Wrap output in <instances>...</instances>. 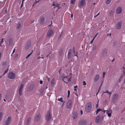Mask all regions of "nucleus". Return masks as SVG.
Wrapping results in <instances>:
<instances>
[{"mask_svg":"<svg viewBox=\"0 0 125 125\" xmlns=\"http://www.w3.org/2000/svg\"><path fill=\"white\" fill-rule=\"evenodd\" d=\"M100 87H99V88L98 90V92L100 91Z\"/></svg>","mask_w":125,"mask_h":125,"instance_id":"864d4df0","label":"nucleus"},{"mask_svg":"<svg viewBox=\"0 0 125 125\" xmlns=\"http://www.w3.org/2000/svg\"><path fill=\"white\" fill-rule=\"evenodd\" d=\"M51 116L50 112H47L45 115V119L47 121H49L51 119Z\"/></svg>","mask_w":125,"mask_h":125,"instance_id":"7ed1b4c3","label":"nucleus"},{"mask_svg":"<svg viewBox=\"0 0 125 125\" xmlns=\"http://www.w3.org/2000/svg\"><path fill=\"white\" fill-rule=\"evenodd\" d=\"M83 85H86V84L85 81H83Z\"/></svg>","mask_w":125,"mask_h":125,"instance_id":"f704fd0d","label":"nucleus"},{"mask_svg":"<svg viewBox=\"0 0 125 125\" xmlns=\"http://www.w3.org/2000/svg\"><path fill=\"white\" fill-rule=\"evenodd\" d=\"M55 80L54 78H53L51 82V86H53L55 83Z\"/></svg>","mask_w":125,"mask_h":125,"instance_id":"6ab92c4d","label":"nucleus"},{"mask_svg":"<svg viewBox=\"0 0 125 125\" xmlns=\"http://www.w3.org/2000/svg\"><path fill=\"white\" fill-rule=\"evenodd\" d=\"M55 3H54V4H53L52 6L55 7Z\"/></svg>","mask_w":125,"mask_h":125,"instance_id":"4d7b16f0","label":"nucleus"},{"mask_svg":"<svg viewBox=\"0 0 125 125\" xmlns=\"http://www.w3.org/2000/svg\"><path fill=\"white\" fill-rule=\"evenodd\" d=\"M3 113L2 112L0 113V121L1 120V118L3 116Z\"/></svg>","mask_w":125,"mask_h":125,"instance_id":"5701e85b","label":"nucleus"},{"mask_svg":"<svg viewBox=\"0 0 125 125\" xmlns=\"http://www.w3.org/2000/svg\"><path fill=\"white\" fill-rule=\"evenodd\" d=\"M124 83L125 84V79H124Z\"/></svg>","mask_w":125,"mask_h":125,"instance_id":"69168bd1","label":"nucleus"},{"mask_svg":"<svg viewBox=\"0 0 125 125\" xmlns=\"http://www.w3.org/2000/svg\"><path fill=\"white\" fill-rule=\"evenodd\" d=\"M22 24L20 22H19L16 25V29H19L21 27Z\"/></svg>","mask_w":125,"mask_h":125,"instance_id":"f3484780","label":"nucleus"},{"mask_svg":"<svg viewBox=\"0 0 125 125\" xmlns=\"http://www.w3.org/2000/svg\"><path fill=\"white\" fill-rule=\"evenodd\" d=\"M114 12V10H112L110 11L109 14L110 15H111L113 14Z\"/></svg>","mask_w":125,"mask_h":125,"instance_id":"cd10ccee","label":"nucleus"},{"mask_svg":"<svg viewBox=\"0 0 125 125\" xmlns=\"http://www.w3.org/2000/svg\"><path fill=\"white\" fill-rule=\"evenodd\" d=\"M86 121L84 120H81L80 121L79 123V124L80 125H84L86 124Z\"/></svg>","mask_w":125,"mask_h":125,"instance_id":"9d476101","label":"nucleus"},{"mask_svg":"<svg viewBox=\"0 0 125 125\" xmlns=\"http://www.w3.org/2000/svg\"><path fill=\"white\" fill-rule=\"evenodd\" d=\"M92 107V105L90 102L87 103L85 106V111L87 113L90 112L91 110Z\"/></svg>","mask_w":125,"mask_h":125,"instance_id":"f257e3e1","label":"nucleus"},{"mask_svg":"<svg viewBox=\"0 0 125 125\" xmlns=\"http://www.w3.org/2000/svg\"><path fill=\"white\" fill-rule=\"evenodd\" d=\"M96 46L95 45L94 47H93V48H94V49H95L96 47Z\"/></svg>","mask_w":125,"mask_h":125,"instance_id":"6e6d98bb","label":"nucleus"},{"mask_svg":"<svg viewBox=\"0 0 125 125\" xmlns=\"http://www.w3.org/2000/svg\"><path fill=\"white\" fill-rule=\"evenodd\" d=\"M53 31L52 29H50L48 31L47 35V37H50L52 34L53 32Z\"/></svg>","mask_w":125,"mask_h":125,"instance_id":"6e6552de","label":"nucleus"},{"mask_svg":"<svg viewBox=\"0 0 125 125\" xmlns=\"http://www.w3.org/2000/svg\"><path fill=\"white\" fill-rule=\"evenodd\" d=\"M3 100L5 102L6 101V100L5 99H3Z\"/></svg>","mask_w":125,"mask_h":125,"instance_id":"e2e57ef3","label":"nucleus"},{"mask_svg":"<svg viewBox=\"0 0 125 125\" xmlns=\"http://www.w3.org/2000/svg\"><path fill=\"white\" fill-rule=\"evenodd\" d=\"M85 4V1L84 0H82L80 2V5L82 6H83Z\"/></svg>","mask_w":125,"mask_h":125,"instance_id":"2eb2a0df","label":"nucleus"},{"mask_svg":"<svg viewBox=\"0 0 125 125\" xmlns=\"http://www.w3.org/2000/svg\"><path fill=\"white\" fill-rule=\"evenodd\" d=\"M15 49H14L13 50V52H12V55H11V56H12V54H13V53L15 52Z\"/></svg>","mask_w":125,"mask_h":125,"instance_id":"79ce46f5","label":"nucleus"},{"mask_svg":"<svg viewBox=\"0 0 125 125\" xmlns=\"http://www.w3.org/2000/svg\"><path fill=\"white\" fill-rule=\"evenodd\" d=\"M8 70L7 69L4 72V73L5 74L7 73L8 72Z\"/></svg>","mask_w":125,"mask_h":125,"instance_id":"c03bdc74","label":"nucleus"},{"mask_svg":"<svg viewBox=\"0 0 125 125\" xmlns=\"http://www.w3.org/2000/svg\"><path fill=\"white\" fill-rule=\"evenodd\" d=\"M58 9H59L61 8L60 6L59 5H58V6L57 7Z\"/></svg>","mask_w":125,"mask_h":125,"instance_id":"8fccbe9b","label":"nucleus"},{"mask_svg":"<svg viewBox=\"0 0 125 125\" xmlns=\"http://www.w3.org/2000/svg\"><path fill=\"white\" fill-rule=\"evenodd\" d=\"M112 0H107L106 2V3L107 4H109L111 2Z\"/></svg>","mask_w":125,"mask_h":125,"instance_id":"bb28decb","label":"nucleus"},{"mask_svg":"<svg viewBox=\"0 0 125 125\" xmlns=\"http://www.w3.org/2000/svg\"><path fill=\"white\" fill-rule=\"evenodd\" d=\"M35 4V3H34L33 4V6L34 5V4Z\"/></svg>","mask_w":125,"mask_h":125,"instance_id":"338daca9","label":"nucleus"},{"mask_svg":"<svg viewBox=\"0 0 125 125\" xmlns=\"http://www.w3.org/2000/svg\"><path fill=\"white\" fill-rule=\"evenodd\" d=\"M74 90L75 91V92H76L77 91V90L75 88H74Z\"/></svg>","mask_w":125,"mask_h":125,"instance_id":"13d9d810","label":"nucleus"},{"mask_svg":"<svg viewBox=\"0 0 125 125\" xmlns=\"http://www.w3.org/2000/svg\"><path fill=\"white\" fill-rule=\"evenodd\" d=\"M2 56V54L0 52V60L1 59Z\"/></svg>","mask_w":125,"mask_h":125,"instance_id":"4c0bfd02","label":"nucleus"},{"mask_svg":"<svg viewBox=\"0 0 125 125\" xmlns=\"http://www.w3.org/2000/svg\"><path fill=\"white\" fill-rule=\"evenodd\" d=\"M94 39L93 38V39L91 41V42H90V43L91 44H92V43H93V41H94Z\"/></svg>","mask_w":125,"mask_h":125,"instance_id":"ea45409f","label":"nucleus"},{"mask_svg":"<svg viewBox=\"0 0 125 125\" xmlns=\"http://www.w3.org/2000/svg\"><path fill=\"white\" fill-rule=\"evenodd\" d=\"M44 20V19L43 17H41L40 19V22L42 23L43 22Z\"/></svg>","mask_w":125,"mask_h":125,"instance_id":"4be33fe9","label":"nucleus"},{"mask_svg":"<svg viewBox=\"0 0 125 125\" xmlns=\"http://www.w3.org/2000/svg\"><path fill=\"white\" fill-rule=\"evenodd\" d=\"M58 5H59V4H58L56 3L55 4V7H57Z\"/></svg>","mask_w":125,"mask_h":125,"instance_id":"58836bf2","label":"nucleus"},{"mask_svg":"<svg viewBox=\"0 0 125 125\" xmlns=\"http://www.w3.org/2000/svg\"><path fill=\"white\" fill-rule=\"evenodd\" d=\"M118 96V94H115L113 96V100H115L117 98V97Z\"/></svg>","mask_w":125,"mask_h":125,"instance_id":"412c9836","label":"nucleus"},{"mask_svg":"<svg viewBox=\"0 0 125 125\" xmlns=\"http://www.w3.org/2000/svg\"><path fill=\"white\" fill-rule=\"evenodd\" d=\"M49 55H47L46 57L47 58H48L49 57Z\"/></svg>","mask_w":125,"mask_h":125,"instance_id":"3c124183","label":"nucleus"},{"mask_svg":"<svg viewBox=\"0 0 125 125\" xmlns=\"http://www.w3.org/2000/svg\"><path fill=\"white\" fill-rule=\"evenodd\" d=\"M31 117H29L27 119V125H29L30 123L31 122Z\"/></svg>","mask_w":125,"mask_h":125,"instance_id":"dca6fc26","label":"nucleus"},{"mask_svg":"<svg viewBox=\"0 0 125 125\" xmlns=\"http://www.w3.org/2000/svg\"><path fill=\"white\" fill-rule=\"evenodd\" d=\"M3 42H4L3 39H2L1 42H0V44H2Z\"/></svg>","mask_w":125,"mask_h":125,"instance_id":"a19ab883","label":"nucleus"},{"mask_svg":"<svg viewBox=\"0 0 125 125\" xmlns=\"http://www.w3.org/2000/svg\"><path fill=\"white\" fill-rule=\"evenodd\" d=\"M103 78H104V75L106 74V73L105 72H104L103 73Z\"/></svg>","mask_w":125,"mask_h":125,"instance_id":"e433bc0d","label":"nucleus"},{"mask_svg":"<svg viewBox=\"0 0 125 125\" xmlns=\"http://www.w3.org/2000/svg\"><path fill=\"white\" fill-rule=\"evenodd\" d=\"M40 1V0H38L37 1L36 0V2L34 3L36 4L38 3Z\"/></svg>","mask_w":125,"mask_h":125,"instance_id":"37998d69","label":"nucleus"},{"mask_svg":"<svg viewBox=\"0 0 125 125\" xmlns=\"http://www.w3.org/2000/svg\"><path fill=\"white\" fill-rule=\"evenodd\" d=\"M70 94V91L69 90H68V98L69 97Z\"/></svg>","mask_w":125,"mask_h":125,"instance_id":"2f4dec72","label":"nucleus"},{"mask_svg":"<svg viewBox=\"0 0 125 125\" xmlns=\"http://www.w3.org/2000/svg\"><path fill=\"white\" fill-rule=\"evenodd\" d=\"M122 22L121 21L119 22L116 25V29H121L122 25Z\"/></svg>","mask_w":125,"mask_h":125,"instance_id":"9b49d317","label":"nucleus"},{"mask_svg":"<svg viewBox=\"0 0 125 125\" xmlns=\"http://www.w3.org/2000/svg\"><path fill=\"white\" fill-rule=\"evenodd\" d=\"M40 59V57H39L38 58V59Z\"/></svg>","mask_w":125,"mask_h":125,"instance_id":"0e129e2a","label":"nucleus"},{"mask_svg":"<svg viewBox=\"0 0 125 125\" xmlns=\"http://www.w3.org/2000/svg\"><path fill=\"white\" fill-rule=\"evenodd\" d=\"M101 109H100V108L98 109H97V110H96V114H97L99 113V111H101Z\"/></svg>","mask_w":125,"mask_h":125,"instance_id":"c756f323","label":"nucleus"},{"mask_svg":"<svg viewBox=\"0 0 125 125\" xmlns=\"http://www.w3.org/2000/svg\"><path fill=\"white\" fill-rule=\"evenodd\" d=\"M99 78V74H96L94 78V82H96L98 81Z\"/></svg>","mask_w":125,"mask_h":125,"instance_id":"4468645a","label":"nucleus"},{"mask_svg":"<svg viewBox=\"0 0 125 125\" xmlns=\"http://www.w3.org/2000/svg\"><path fill=\"white\" fill-rule=\"evenodd\" d=\"M98 34V33H97L95 35V36L94 37V39L96 37V36H97V34Z\"/></svg>","mask_w":125,"mask_h":125,"instance_id":"49530a36","label":"nucleus"},{"mask_svg":"<svg viewBox=\"0 0 125 125\" xmlns=\"http://www.w3.org/2000/svg\"><path fill=\"white\" fill-rule=\"evenodd\" d=\"M73 53H74V55L75 56H76L78 58V56L77 55V53H75V49L74 47L73 48Z\"/></svg>","mask_w":125,"mask_h":125,"instance_id":"b1692460","label":"nucleus"},{"mask_svg":"<svg viewBox=\"0 0 125 125\" xmlns=\"http://www.w3.org/2000/svg\"><path fill=\"white\" fill-rule=\"evenodd\" d=\"M100 14V13H98L96 15L94 16V18H95L97 16H98Z\"/></svg>","mask_w":125,"mask_h":125,"instance_id":"c9c22d12","label":"nucleus"},{"mask_svg":"<svg viewBox=\"0 0 125 125\" xmlns=\"http://www.w3.org/2000/svg\"><path fill=\"white\" fill-rule=\"evenodd\" d=\"M23 6V4H21V8H22Z\"/></svg>","mask_w":125,"mask_h":125,"instance_id":"603ef678","label":"nucleus"},{"mask_svg":"<svg viewBox=\"0 0 125 125\" xmlns=\"http://www.w3.org/2000/svg\"><path fill=\"white\" fill-rule=\"evenodd\" d=\"M72 104V101L71 100H69L67 104V108L68 109H70L71 107Z\"/></svg>","mask_w":125,"mask_h":125,"instance_id":"0eeeda50","label":"nucleus"},{"mask_svg":"<svg viewBox=\"0 0 125 125\" xmlns=\"http://www.w3.org/2000/svg\"><path fill=\"white\" fill-rule=\"evenodd\" d=\"M31 53L32 52H31L30 54H28L27 56L26 57V58L27 59L28 58V57L31 55Z\"/></svg>","mask_w":125,"mask_h":125,"instance_id":"72a5a7b5","label":"nucleus"},{"mask_svg":"<svg viewBox=\"0 0 125 125\" xmlns=\"http://www.w3.org/2000/svg\"><path fill=\"white\" fill-rule=\"evenodd\" d=\"M76 0H71L70 1L71 4H73L75 1Z\"/></svg>","mask_w":125,"mask_h":125,"instance_id":"c85d7f7f","label":"nucleus"},{"mask_svg":"<svg viewBox=\"0 0 125 125\" xmlns=\"http://www.w3.org/2000/svg\"><path fill=\"white\" fill-rule=\"evenodd\" d=\"M20 86L19 89V93L20 95H21L22 94V91L23 88L24 87V85L23 84H21L20 85Z\"/></svg>","mask_w":125,"mask_h":125,"instance_id":"423d86ee","label":"nucleus"},{"mask_svg":"<svg viewBox=\"0 0 125 125\" xmlns=\"http://www.w3.org/2000/svg\"><path fill=\"white\" fill-rule=\"evenodd\" d=\"M48 82H49L50 81V78H48Z\"/></svg>","mask_w":125,"mask_h":125,"instance_id":"bf43d9fd","label":"nucleus"},{"mask_svg":"<svg viewBox=\"0 0 125 125\" xmlns=\"http://www.w3.org/2000/svg\"><path fill=\"white\" fill-rule=\"evenodd\" d=\"M115 60V59H113L112 61V62H113Z\"/></svg>","mask_w":125,"mask_h":125,"instance_id":"052dcab7","label":"nucleus"},{"mask_svg":"<svg viewBox=\"0 0 125 125\" xmlns=\"http://www.w3.org/2000/svg\"><path fill=\"white\" fill-rule=\"evenodd\" d=\"M40 84H42L43 83V81H40Z\"/></svg>","mask_w":125,"mask_h":125,"instance_id":"a18cd8bd","label":"nucleus"},{"mask_svg":"<svg viewBox=\"0 0 125 125\" xmlns=\"http://www.w3.org/2000/svg\"><path fill=\"white\" fill-rule=\"evenodd\" d=\"M73 17V15L72 14H71V18H72Z\"/></svg>","mask_w":125,"mask_h":125,"instance_id":"5fc2aeb1","label":"nucleus"},{"mask_svg":"<svg viewBox=\"0 0 125 125\" xmlns=\"http://www.w3.org/2000/svg\"><path fill=\"white\" fill-rule=\"evenodd\" d=\"M106 49L104 50L103 51V54H105L106 53Z\"/></svg>","mask_w":125,"mask_h":125,"instance_id":"473e14b6","label":"nucleus"},{"mask_svg":"<svg viewBox=\"0 0 125 125\" xmlns=\"http://www.w3.org/2000/svg\"><path fill=\"white\" fill-rule=\"evenodd\" d=\"M81 114V115H82L83 113V112L82 110H81L80 111Z\"/></svg>","mask_w":125,"mask_h":125,"instance_id":"de8ad7c7","label":"nucleus"},{"mask_svg":"<svg viewBox=\"0 0 125 125\" xmlns=\"http://www.w3.org/2000/svg\"><path fill=\"white\" fill-rule=\"evenodd\" d=\"M8 77L10 79H14L15 77V75L14 73L11 72L9 73Z\"/></svg>","mask_w":125,"mask_h":125,"instance_id":"f03ea898","label":"nucleus"},{"mask_svg":"<svg viewBox=\"0 0 125 125\" xmlns=\"http://www.w3.org/2000/svg\"><path fill=\"white\" fill-rule=\"evenodd\" d=\"M77 117V114L76 113H73V114L72 117L74 119H76Z\"/></svg>","mask_w":125,"mask_h":125,"instance_id":"a211bd4d","label":"nucleus"},{"mask_svg":"<svg viewBox=\"0 0 125 125\" xmlns=\"http://www.w3.org/2000/svg\"><path fill=\"white\" fill-rule=\"evenodd\" d=\"M101 118V116H97L95 119L96 122L97 123H99L100 121Z\"/></svg>","mask_w":125,"mask_h":125,"instance_id":"f8f14e48","label":"nucleus"},{"mask_svg":"<svg viewBox=\"0 0 125 125\" xmlns=\"http://www.w3.org/2000/svg\"><path fill=\"white\" fill-rule=\"evenodd\" d=\"M122 12V8L121 7H119L117 8L116 10V13L117 14H120Z\"/></svg>","mask_w":125,"mask_h":125,"instance_id":"ddd939ff","label":"nucleus"},{"mask_svg":"<svg viewBox=\"0 0 125 125\" xmlns=\"http://www.w3.org/2000/svg\"><path fill=\"white\" fill-rule=\"evenodd\" d=\"M78 87V86L77 85H76L75 86H74V88H77Z\"/></svg>","mask_w":125,"mask_h":125,"instance_id":"09e8293b","label":"nucleus"},{"mask_svg":"<svg viewBox=\"0 0 125 125\" xmlns=\"http://www.w3.org/2000/svg\"><path fill=\"white\" fill-rule=\"evenodd\" d=\"M41 58L42 59H43L44 58V57H41Z\"/></svg>","mask_w":125,"mask_h":125,"instance_id":"774afa93","label":"nucleus"},{"mask_svg":"<svg viewBox=\"0 0 125 125\" xmlns=\"http://www.w3.org/2000/svg\"><path fill=\"white\" fill-rule=\"evenodd\" d=\"M62 78L64 82L67 83L71 79V78H69L68 76H62Z\"/></svg>","mask_w":125,"mask_h":125,"instance_id":"20e7f679","label":"nucleus"},{"mask_svg":"<svg viewBox=\"0 0 125 125\" xmlns=\"http://www.w3.org/2000/svg\"><path fill=\"white\" fill-rule=\"evenodd\" d=\"M24 1V0H22V4H23V1Z\"/></svg>","mask_w":125,"mask_h":125,"instance_id":"680f3d73","label":"nucleus"},{"mask_svg":"<svg viewBox=\"0 0 125 125\" xmlns=\"http://www.w3.org/2000/svg\"><path fill=\"white\" fill-rule=\"evenodd\" d=\"M107 93L108 94H110V96L112 92H110L108 91L107 90L106 92H104L103 93V94L105 93Z\"/></svg>","mask_w":125,"mask_h":125,"instance_id":"a878e982","label":"nucleus"},{"mask_svg":"<svg viewBox=\"0 0 125 125\" xmlns=\"http://www.w3.org/2000/svg\"><path fill=\"white\" fill-rule=\"evenodd\" d=\"M108 111L106 112V114H107L108 116L110 117L111 116V114L110 113H108Z\"/></svg>","mask_w":125,"mask_h":125,"instance_id":"7c9ffc66","label":"nucleus"},{"mask_svg":"<svg viewBox=\"0 0 125 125\" xmlns=\"http://www.w3.org/2000/svg\"><path fill=\"white\" fill-rule=\"evenodd\" d=\"M11 118L10 116H8L7 120L4 121V125H8L11 121Z\"/></svg>","mask_w":125,"mask_h":125,"instance_id":"39448f33","label":"nucleus"},{"mask_svg":"<svg viewBox=\"0 0 125 125\" xmlns=\"http://www.w3.org/2000/svg\"><path fill=\"white\" fill-rule=\"evenodd\" d=\"M70 49L69 50V52H68L67 55V58L69 59H70L71 57V53L70 51H69Z\"/></svg>","mask_w":125,"mask_h":125,"instance_id":"aec40b11","label":"nucleus"},{"mask_svg":"<svg viewBox=\"0 0 125 125\" xmlns=\"http://www.w3.org/2000/svg\"><path fill=\"white\" fill-rule=\"evenodd\" d=\"M62 99H63L61 97L60 98H58V100L59 101H60L62 103H63V100Z\"/></svg>","mask_w":125,"mask_h":125,"instance_id":"393cba45","label":"nucleus"},{"mask_svg":"<svg viewBox=\"0 0 125 125\" xmlns=\"http://www.w3.org/2000/svg\"><path fill=\"white\" fill-rule=\"evenodd\" d=\"M40 115H36L34 118L35 122H36L39 121L40 119Z\"/></svg>","mask_w":125,"mask_h":125,"instance_id":"1a4fd4ad","label":"nucleus"}]
</instances>
